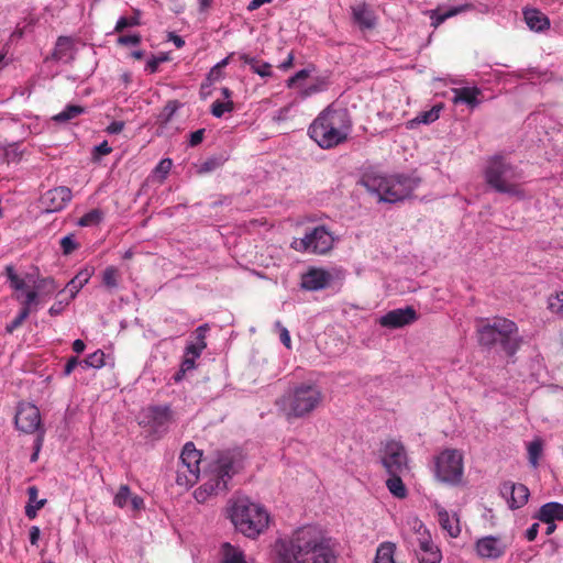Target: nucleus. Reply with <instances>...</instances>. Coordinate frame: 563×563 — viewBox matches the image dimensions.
<instances>
[{
	"instance_id": "f257e3e1",
	"label": "nucleus",
	"mask_w": 563,
	"mask_h": 563,
	"mask_svg": "<svg viewBox=\"0 0 563 563\" xmlns=\"http://www.w3.org/2000/svg\"><path fill=\"white\" fill-rule=\"evenodd\" d=\"M276 547V563H336L331 539L314 526L297 529Z\"/></svg>"
},
{
	"instance_id": "f03ea898",
	"label": "nucleus",
	"mask_w": 563,
	"mask_h": 563,
	"mask_svg": "<svg viewBox=\"0 0 563 563\" xmlns=\"http://www.w3.org/2000/svg\"><path fill=\"white\" fill-rule=\"evenodd\" d=\"M351 131L347 109L330 104L312 121L308 134L321 148L329 150L346 142Z\"/></svg>"
},
{
	"instance_id": "7ed1b4c3",
	"label": "nucleus",
	"mask_w": 563,
	"mask_h": 563,
	"mask_svg": "<svg viewBox=\"0 0 563 563\" xmlns=\"http://www.w3.org/2000/svg\"><path fill=\"white\" fill-rule=\"evenodd\" d=\"M486 184L499 194H507L517 199H525L526 192L521 185L522 172L512 165L505 156H492L485 166Z\"/></svg>"
},
{
	"instance_id": "20e7f679",
	"label": "nucleus",
	"mask_w": 563,
	"mask_h": 563,
	"mask_svg": "<svg viewBox=\"0 0 563 563\" xmlns=\"http://www.w3.org/2000/svg\"><path fill=\"white\" fill-rule=\"evenodd\" d=\"M229 517L238 531L247 538H256L268 527L269 516L265 508L249 497H238L229 506Z\"/></svg>"
},
{
	"instance_id": "39448f33",
	"label": "nucleus",
	"mask_w": 563,
	"mask_h": 563,
	"mask_svg": "<svg viewBox=\"0 0 563 563\" xmlns=\"http://www.w3.org/2000/svg\"><path fill=\"white\" fill-rule=\"evenodd\" d=\"M321 389L314 384H299L276 400V406L288 420L303 418L322 402Z\"/></svg>"
},
{
	"instance_id": "423d86ee",
	"label": "nucleus",
	"mask_w": 563,
	"mask_h": 563,
	"mask_svg": "<svg viewBox=\"0 0 563 563\" xmlns=\"http://www.w3.org/2000/svg\"><path fill=\"white\" fill-rule=\"evenodd\" d=\"M361 184L379 201L389 203L408 198L418 187L417 179L405 175H365Z\"/></svg>"
},
{
	"instance_id": "0eeeda50",
	"label": "nucleus",
	"mask_w": 563,
	"mask_h": 563,
	"mask_svg": "<svg viewBox=\"0 0 563 563\" xmlns=\"http://www.w3.org/2000/svg\"><path fill=\"white\" fill-rule=\"evenodd\" d=\"M478 343L490 347L499 342L504 351L512 356L520 346L518 328L511 320L495 318L493 322H486L477 327Z\"/></svg>"
},
{
	"instance_id": "6e6552de",
	"label": "nucleus",
	"mask_w": 563,
	"mask_h": 563,
	"mask_svg": "<svg viewBox=\"0 0 563 563\" xmlns=\"http://www.w3.org/2000/svg\"><path fill=\"white\" fill-rule=\"evenodd\" d=\"M212 473L213 476L194 493L195 499L200 504L227 490L228 481L235 473L233 459L229 454L220 455L213 465Z\"/></svg>"
},
{
	"instance_id": "1a4fd4ad",
	"label": "nucleus",
	"mask_w": 563,
	"mask_h": 563,
	"mask_svg": "<svg viewBox=\"0 0 563 563\" xmlns=\"http://www.w3.org/2000/svg\"><path fill=\"white\" fill-rule=\"evenodd\" d=\"M464 474L463 453L457 449H445L434 457V476L444 484L456 486Z\"/></svg>"
},
{
	"instance_id": "9d476101",
	"label": "nucleus",
	"mask_w": 563,
	"mask_h": 563,
	"mask_svg": "<svg viewBox=\"0 0 563 563\" xmlns=\"http://www.w3.org/2000/svg\"><path fill=\"white\" fill-rule=\"evenodd\" d=\"M334 239L323 225L314 228L301 239H294L290 246L298 252L325 254L333 247Z\"/></svg>"
},
{
	"instance_id": "9b49d317",
	"label": "nucleus",
	"mask_w": 563,
	"mask_h": 563,
	"mask_svg": "<svg viewBox=\"0 0 563 563\" xmlns=\"http://www.w3.org/2000/svg\"><path fill=\"white\" fill-rule=\"evenodd\" d=\"M382 463L388 474H404L408 471V459L404 445L387 441L383 448Z\"/></svg>"
},
{
	"instance_id": "f8f14e48",
	"label": "nucleus",
	"mask_w": 563,
	"mask_h": 563,
	"mask_svg": "<svg viewBox=\"0 0 563 563\" xmlns=\"http://www.w3.org/2000/svg\"><path fill=\"white\" fill-rule=\"evenodd\" d=\"M14 422L16 428L24 433H34L35 431H40V438L37 440L38 448L44 434V430L41 428V413L38 408L29 402L20 404L15 413Z\"/></svg>"
},
{
	"instance_id": "ddd939ff",
	"label": "nucleus",
	"mask_w": 563,
	"mask_h": 563,
	"mask_svg": "<svg viewBox=\"0 0 563 563\" xmlns=\"http://www.w3.org/2000/svg\"><path fill=\"white\" fill-rule=\"evenodd\" d=\"M71 198V190L66 186H59L43 194L41 197V205L48 213L57 212L63 210Z\"/></svg>"
},
{
	"instance_id": "4468645a",
	"label": "nucleus",
	"mask_w": 563,
	"mask_h": 563,
	"mask_svg": "<svg viewBox=\"0 0 563 563\" xmlns=\"http://www.w3.org/2000/svg\"><path fill=\"white\" fill-rule=\"evenodd\" d=\"M308 76L309 71L307 69H301L287 81V86L289 88L298 89V96L301 99H306L314 93L321 92L327 88V81L322 78H317L308 85H302L301 81L305 80Z\"/></svg>"
},
{
	"instance_id": "2eb2a0df",
	"label": "nucleus",
	"mask_w": 563,
	"mask_h": 563,
	"mask_svg": "<svg viewBox=\"0 0 563 563\" xmlns=\"http://www.w3.org/2000/svg\"><path fill=\"white\" fill-rule=\"evenodd\" d=\"M475 550L482 559L496 560L505 554L507 544L498 537L487 536L476 541Z\"/></svg>"
},
{
	"instance_id": "dca6fc26",
	"label": "nucleus",
	"mask_w": 563,
	"mask_h": 563,
	"mask_svg": "<svg viewBox=\"0 0 563 563\" xmlns=\"http://www.w3.org/2000/svg\"><path fill=\"white\" fill-rule=\"evenodd\" d=\"M500 494L507 500L510 509H518L525 506L529 498V489L523 484L505 482L500 486Z\"/></svg>"
},
{
	"instance_id": "f3484780",
	"label": "nucleus",
	"mask_w": 563,
	"mask_h": 563,
	"mask_svg": "<svg viewBox=\"0 0 563 563\" xmlns=\"http://www.w3.org/2000/svg\"><path fill=\"white\" fill-rule=\"evenodd\" d=\"M417 313L411 307L394 309L379 319V324L385 328L396 329L408 325L416 321Z\"/></svg>"
},
{
	"instance_id": "a211bd4d",
	"label": "nucleus",
	"mask_w": 563,
	"mask_h": 563,
	"mask_svg": "<svg viewBox=\"0 0 563 563\" xmlns=\"http://www.w3.org/2000/svg\"><path fill=\"white\" fill-rule=\"evenodd\" d=\"M332 276L322 268H311L301 278V287L306 290L316 291L324 289L330 285Z\"/></svg>"
},
{
	"instance_id": "6ab92c4d",
	"label": "nucleus",
	"mask_w": 563,
	"mask_h": 563,
	"mask_svg": "<svg viewBox=\"0 0 563 563\" xmlns=\"http://www.w3.org/2000/svg\"><path fill=\"white\" fill-rule=\"evenodd\" d=\"M147 423L155 433H163L166 431L172 421V415L168 407L155 406L146 411Z\"/></svg>"
},
{
	"instance_id": "aec40b11",
	"label": "nucleus",
	"mask_w": 563,
	"mask_h": 563,
	"mask_svg": "<svg viewBox=\"0 0 563 563\" xmlns=\"http://www.w3.org/2000/svg\"><path fill=\"white\" fill-rule=\"evenodd\" d=\"M199 475V464L189 465V463L179 462L176 471V483L181 487L189 488L197 483Z\"/></svg>"
},
{
	"instance_id": "412c9836",
	"label": "nucleus",
	"mask_w": 563,
	"mask_h": 563,
	"mask_svg": "<svg viewBox=\"0 0 563 563\" xmlns=\"http://www.w3.org/2000/svg\"><path fill=\"white\" fill-rule=\"evenodd\" d=\"M452 92L453 103H465L472 109L479 104L478 96L482 91L477 87L454 88Z\"/></svg>"
},
{
	"instance_id": "4be33fe9",
	"label": "nucleus",
	"mask_w": 563,
	"mask_h": 563,
	"mask_svg": "<svg viewBox=\"0 0 563 563\" xmlns=\"http://www.w3.org/2000/svg\"><path fill=\"white\" fill-rule=\"evenodd\" d=\"M438 521L443 530H445L450 537L456 538L461 533V527L459 518L455 514L450 515L444 508L437 506Z\"/></svg>"
},
{
	"instance_id": "5701e85b",
	"label": "nucleus",
	"mask_w": 563,
	"mask_h": 563,
	"mask_svg": "<svg viewBox=\"0 0 563 563\" xmlns=\"http://www.w3.org/2000/svg\"><path fill=\"white\" fill-rule=\"evenodd\" d=\"M523 16L530 30L542 32L550 27L549 18L538 9H526Z\"/></svg>"
},
{
	"instance_id": "b1692460",
	"label": "nucleus",
	"mask_w": 563,
	"mask_h": 563,
	"mask_svg": "<svg viewBox=\"0 0 563 563\" xmlns=\"http://www.w3.org/2000/svg\"><path fill=\"white\" fill-rule=\"evenodd\" d=\"M354 21L363 29H372L375 25L373 11L365 4L360 3L352 7Z\"/></svg>"
},
{
	"instance_id": "393cba45",
	"label": "nucleus",
	"mask_w": 563,
	"mask_h": 563,
	"mask_svg": "<svg viewBox=\"0 0 563 563\" xmlns=\"http://www.w3.org/2000/svg\"><path fill=\"white\" fill-rule=\"evenodd\" d=\"M537 518L542 522L563 520V505L555 501L547 503L541 506Z\"/></svg>"
},
{
	"instance_id": "a878e982",
	"label": "nucleus",
	"mask_w": 563,
	"mask_h": 563,
	"mask_svg": "<svg viewBox=\"0 0 563 563\" xmlns=\"http://www.w3.org/2000/svg\"><path fill=\"white\" fill-rule=\"evenodd\" d=\"M240 59L249 65L253 73L257 74L262 78H268L273 76L272 65L267 62L260 60L249 54H241Z\"/></svg>"
},
{
	"instance_id": "bb28decb",
	"label": "nucleus",
	"mask_w": 563,
	"mask_h": 563,
	"mask_svg": "<svg viewBox=\"0 0 563 563\" xmlns=\"http://www.w3.org/2000/svg\"><path fill=\"white\" fill-rule=\"evenodd\" d=\"M209 330L208 324H202L196 329L195 342L187 344V354H194V357H199L202 351L206 349V334Z\"/></svg>"
},
{
	"instance_id": "cd10ccee",
	"label": "nucleus",
	"mask_w": 563,
	"mask_h": 563,
	"mask_svg": "<svg viewBox=\"0 0 563 563\" xmlns=\"http://www.w3.org/2000/svg\"><path fill=\"white\" fill-rule=\"evenodd\" d=\"M93 274L92 267H86L77 273V275L69 280V283L66 286V289L70 294V298H74L77 292L89 282Z\"/></svg>"
},
{
	"instance_id": "c85d7f7f",
	"label": "nucleus",
	"mask_w": 563,
	"mask_h": 563,
	"mask_svg": "<svg viewBox=\"0 0 563 563\" xmlns=\"http://www.w3.org/2000/svg\"><path fill=\"white\" fill-rule=\"evenodd\" d=\"M470 7H471L470 4H462V5H459V7L451 8L450 10H448L445 12H440L439 9L431 10L429 12L430 20H431V25L437 29L446 19L452 18V16L459 14V13H462V12L466 11L467 9H470Z\"/></svg>"
},
{
	"instance_id": "c756f323",
	"label": "nucleus",
	"mask_w": 563,
	"mask_h": 563,
	"mask_svg": "<svg viewBox=\"0 0 563 563\" xmlns=\"http://www.w3.org/2000/svg\"><path fill=\"white\" fill-rule=\"evenodd\" d=\"M222 563H247L243 551L228 542L221 545Z\"/></svg>"
},
{
	"instance_id": "7c9ffc66",
	"label": "nucleus",
	"mask_w": 563,
	"mask_h": 563,
	"mask_svg": "<svg viewBox=\"0 0 563 563\" xmlns=\"http://www.w3.org/2000/svg\"><path fill=\"white\" fill-rule=\"evenodd\" d=\"M73 42L69 37H58L52 57L56 60H67L73 58Z\"/></svg>"
},
{
	"instance_id": "2f4dec72",
	"label": "nucleus",
	"mask_w": 563,
	"mask_h": 563,
	"mask_svg": "<svg viewBox=\"0 0 563 563\" xmlns=\"http://www.w3.org/2000/svg\"><path fill=\"white\" fill-rule=\"evenodd\" d=\"M390 477L386 481L388 490L397 498H405L407 496V488L401 479L402 474H389Z\"/></svg>"
},
{
	"instance_id": "473e14b6",
	"label": "nucleus",
	"mask_w": 563,
	"mask_h": 563,
	"mask_svg": "<svg viewBox=\"0 0 563 563\" xmlns=\"http://www.w3.org/2000/svg\"><path fill=\"white\" fill-rule=\"evenodd\" d=\"M395 551L396 547L394 543H382L376 551V558L374 563H396L394 560Z\"/></svg>"
},
{
	"instance_id": "72a5a7b5",
	"label": "nucleus",
	"mask_w": 563,
	"mask_h": 563,
	"mask_svg": "<svg viewBox=\"0 0 563 563\" xmlns=\"http://www.w3.org/2000/svg\"><path fill=\"white\" fill-rule=\"evenodd\" d=\"M121 279V274L119 268L115 266H108L104 268L102 273V284L109 290L117 289L119 286V282Z\"/></svg>"
},
{
	"instance_id": "f704fd0d",
	"label": "nucleus",
	"mask_w": 563,
	"mask_h": 563,
	"mask_svg": "<svg viewBox=\"0 0 563 563\" xmlns=\"http://www.w3.org/2000/svg\"><path fill=\"white\" fill-rule=\"evenodd\" d=\"M179 462L189 463V465L199 464L201 462V452L198 451L192 442H188L185 444L180 456Z\"/></svg>"
},
{
	"instance_id": "c9c22d12",
	"label": "nucleus",
	"mask_w": 563,
	"mask_h": 563,
	"mask_svg": "<svg viewBox=\"0 0 563 563\" xmlns=\"http://www.w3.org/2000/svg\"><path fill=\"white\" fill-rule=\"evenodd\" d=\"M441 110L442 106H434L430 110L421 112L417 118L411 120L409 124L411 128L415 123L430 124L439 119Z\"/></svg>"
},
{
	"instance_id": "e433bc0d",
	"label": "nucleus",
	"mask_w": 563,
	"mask_h": 563,
	"mask_svg": "<svg viewBox=\"0 0 563 563\" xmlns=\"http://www.w3.org/2000/svg\"><path fill=\"white\" fill-rule=\"evenodd\" d=\"M179 108V103L176 100L168 101L165 107L162 109L157 117V121L162 126L167 125L173 119L174 114Z\"/></svg>"
},
{
	"instance_id": "4c0bfd02",
	"label": "nucleus",
	"mask_w": 563,
	"mask_h": 563,
	"mask_svg": "<svg viewBox=\"0 0 563 563\" xmlns=\"http://www.w3.org/2000/svg\"><path fill=\"white\" fill-rule=\"evenodd\" d=\"M84 111H85V109L80 106L69 104L62 112L54 115L53 119L56 122H67V121H70V120L77 118L78 115L84 113Z\"/></svg>"
},
{
	"instance_id": "58836bf2",
	"label": "nucleus",
	"mask_w": 563,
	"mask_h": 563,
	"mask_svg": "<svg viewBox=\"0 0 563 563\" xmlns=\"http://www.w3.org/2000/svg\"><path fill=\"white\" fill-rule=\"evenodd\" d=\"M103 219V213L99 209H92L89 212H87L85 216H82L78 220V225L80 227H92L97 225L101 222Z\"/></svg>"
},
{
	"instance_id": "ea45409f",
	"label": "nucleus",
	"mask_w": 563,
	"mask_h": 563,
	"mask_svg": "<svg viewBox=\"0 0 563 563\" xmlns=\"http://www.w3.org/2000/svg\"><path fill=\"white\" fill-rule=\"evenodd\" d=\"M57 285L53 278H43L37 282L35 288L38 290L40 296L51 297L57 289Z\"/></svg>"
},
{
	"instance_id": "a19ab883",
	"label": "nucleus",
	"mask_w": 563,
	"mask_h": 563,
	"mask_svg": "<svg viewBox=\"0 0 563 563\" xmlns=\"http://www.w3.org/2000/svg\"><path fill=\"white\" fill-rule=\"evenodd\" d=\"M234 110V103L232 100L221 101L216 100L211 104V113L216 118H221L225 112H232Z\"/></svg>"
},
{
	"instance_id": "79ce46f5",
	"label": "nucleus",
	"mask_w": 563,
	"mask_h": 563,
	"mask_svg": "<svg viewBox=\"0 0 563 563\" xmlns=\"http://www.w3.org/2000/svg\"><path fill=\"white\" fill-rule=\"evenodd\" d=\"M5 273L11 288H13L15 291L24 290L26 286L25 280L15 273L12 266H7Z\"/></svg>"
},
{
	"instance_id": "37998d69",
	"label": "nucleus",
	"mask_w": 563,
	"mask_h": 563,
	"mask_svg": "<svg viewBox=\"0 0 563 563\" xmlns=\"http://www.w3.org/2000/svg\"><path fill=\"white\" fill-rule=\"evenodd\" d=\"M417 559L419 563H440L441 553L437 547L424 552H418Z\"/></svg>"
},
{
	"instance_id": "c03bdc74",
	"label": "nucleus",
	"mask_w": 563,
	"mask_h": 563,
	"mask_svg": "<svg viewBox=\"0 0 563 563\" xmlns=\"http://www.w3.org/2000/svg\"><path fill=\"white\" fill-rule=\"evenodd\" d=\"M140 16L141 12L139 10H134V15L132 18L121 16L114 27L115 32H122L128 26L140 25Z\"/></svg>"
},
{
	"instance_id": "a18cd8bd",
	"label": "nucleus",
	"mask_w": 563,
	"mask_h": 563,
	"mask_svg": "<svg viewBox=\"0 0 563 563\" xmlns=\"http://www.w3.org/2000/svg\"><path fill=\"white\" fill-rule=\"evenodd\" d=\"M542 452V443L538 440L532 441L528 445L529 462L533 467L538 466V461Z\"/></svg>"
},
{
	"instance_id": "49530a36",
	"label": "nucleus",
	"mask_w": 563,
	"mask_h": 563,
	"mask_svg": "<svg viewBox=\"0 0 563 563\" xmlns=\"http://www.w3.org/2000/svg\"><path fill=\"white\" fill-rule=\"evenodd\" d=\"M131 495V490L126 485L120 486L114 496V504L120 508L126 507L130 503Z\"/></svg>"
},
{
	"instance_id": "de8ad7c7",
	"label": "nucleus",
	"mask_w": 563,
	"mask_h": 563,
	"mask_svg": "<svg viewBox=\"0 0 563 563\" xmlns=\"http://www.w3.org/2000/svg\"><path fill=\"white\" fill-rule=\"evenodd\" d=\"M549 309L563 318V291L558 292L555 296L549 298Z\"/></svg>"
},
{
	"instance_id": "09e8293b",
	"label": "nucleus",
	"mask_w": 563,
	"mask_h": 563,
	"mask_svg": "<svg viewBox=\"0 0 563 563\" xmlns=\"http://www.w3.org/2000/svg\"><path fill=\"white\" fill-rule=\"evenodd\" d=\"M172 166H173L172 159L164 158L155 167L154 174L159 177L161 181H163L167 177L168 173L170 172Z\"/></svg>"
},
{
	"instance_id": "8fccbe9b",
	"label": "nucleus",
	"mask_w": 563,
	"mask_h": 563,
	"mask_svg": "<svg viewBox=\"0 0 563 563\" xmlns=\"http://www.w3.org/2000/svg\"><path fill=\"white\" fill-rule=\"evenodd\" d=\"M42 297L40 296L38 290L35 288L34 290H29L25 294V298L22 301V309H27V312L30 313L32 310V306L36 305Z\"/></svg>"
},
{
	"instance_id": "3c124183",
	"label": "nucleus",
	"mask_w": 563,
	"mask_h": 563,
	"mask_svg": "<svg viewBox=\"0 0 563 563\" xmlns=\"http://www.w3.org/2000/svg\"><path fill=\"white\" fill-rule=\"evenodd\" d=\"M78 243L75 241L74 234H68L60 240V247L65 255H69L78 249Z\"/></svg>"
},
{
	"instance_id": "603ef678",
	"label": "nucleus",
	"mask_w": 563,
	"mask_h": 563,
	"mask_svg": "<svg viewBox=\"0 0 563 563\" xmlns=\"http://www.w3.org/2000/svg\"><path fill=\"white\" fill-rule=\"evenodd\" d=\"M418 548L416 549V553L424 552L429 549L434 548L435 545L431 541V537L428 531H423L421 537H417Z\"/></svg>"
},
{
	"instance_id": "864d4df0",
	"label": "nucleus",
	"mask_w": 563,
	"mask_h": 563,
	"mask_svg": "<svg viewBox=\"0 0 563 563\" xmlns=\"http://www.w3.org/2000/svg\"><path fill=\"white\" fill-rule=\"evenodd\" d=\"M29 317L27 309H21L19 314L5 327L7 333H12L15 329H18L24 320Z\"/></svg>"
},
{
	"instance_id": "5fc2aeb1",
	"label": "nucleus",
	"mask_w": 563,
	"mask_h": 563,
	"mask_svg": "<svg viewBox=\"0 0 563 563\" xmlns=\"http://www.w3.org/2000/svg\"><path fill=\"white\" fill-rule=\"evenodd\" d=\"M406 525L410 531L416 534V538L421 537L423 531H428L422 521H420L417 517H409L406 521Z\"/></svg>"
},
{
	"instance_id": "6e6d98bb",
	"label": "nucleus",
	"mask_w": 563,
	"mask_h": 563,
	"mask_svg": "<svg viewBox=\"0 0 563 563\" xmlns=\"http://www.w3.org/2000/svg\"><path fill=\"white\" fill-rule=\"evenodd\" d=\"M88 363H90L91 368H101L104 366V353L101 350H97L93 353L89 354Z\"/></svg>"
},
{
	"instance_id": "4d7b16f0",
	"label": "nucleus",
	"mask_w": 563,
	"mask_h": 563,
	"mask_svg": "<svg viewBox=\"0 0 563 563\" xmlns=\"http://www.w3.org/2000/svg\"><path fill=\"white\" fill-rule=\"evenodd\" d=\"M197 357H194V354H187L185 353V358L181 363L180 372L176 374L175 379L179 380L181 378V375L186 373L187 371H190L195 367V361Z\"/></svg>"
},
{
	"instance_id": "13d9d810",
	"label": "nucleus",
	"mask_w": 563,
	"mask_h": 563,
	"mask_svg": "<svg viewBox=\"0 0 563 563\" xmlns=\"http://www.w3.org/2000/svg\"><path fill=\"white\" fill-rule=\"evenodd\" d=\"M221 162L219 158H209L206 162H203L198 169L199 174L210 173L216 170L218 167H220Z\"/></svg>"
},
{
	"instance_id": "bf43d9fd",
	"label": "nucleus",
	"mask_w": 563,
	"mask_h": 563,
	"mask_svg": "<svg viewBox=\"0 0 563 563\" xmlns=\"http://www.w3.org/2000/svg\"><path fill=\"white\" fill-rule=\"evenodd\" d=\"M46 504V499H40L36 501V505L27 504L25 507V515L30 519H34L37 515V510L44 507Z\"/></svg>"
},
{
	"instance_id": "052dcab7",
	"label": "nucleus",
	"mask_w": 563,
	"mask_h": 563,
	"mask_svg": "<svg viewBox=\"0 0 563 563\" xmlns=\"http://www.w3.org/2000/svg\"><path fill=\"white\" fill-rule=\"evenodd\" d=\"M141 42V36L139 34L132 35H122L118 38V43L121 45H137Z\"/></svg>"
},
{
	"instance_id": "680f3d73",
	"label": "nucleus",
	"mask_w": 563,
	"mask_h": 563,
	"mask_svg": "<svg viewBox=\"0 0 563 563\" xmlns=\"http://www.w3.org/2000/svg\"><path fill=\"white\" fill-rule=\"evenodd\" d=\"M166 57H152L146 63V70H148L151 74L155 73L158 68V65L162 62H165Z\"/></svg>"
},
{
	"instance_id": "e2e57ef3",
	"label": "nucleus",
	"mask_w": 563,
	"mask_h": 563,
	"mask_svg": "<svg viewBox=\"0 0 563 563\" xmlns=\"http://www.w3.org/2000/svg\"><path fill=\"white\" fill-rule=\"evenodd\" d=\"M276 327L280 329V341L286 347H290V335L286 328H284L279 321L276 322Z\"/></svg>"
},
{
	"instance_id": "0e129e2a",
	"label": "nucleus",
	"mask_w": 563,
	"mask_h": 563,
	"mask_svg": "<svg viewBox=\"0 0 563 563\" xmlns=\"http://www.w3.org/2000/svg\"><path fill=\"white\" fill-rule=\"evenodd\" d=\"M203 135H205V130L203 129H200V130H197V131L192 132L190 134L189 144L191 146H197L198 144H200L202 142Z\"/></svg>"
},
{
	"instance_id": "69168bd1",
	"label": "nucleus",
	"mask_w": 563,
	"mask_h": 563,
	"mask_svg": "<svg viewBox=\"0 0 563 563\" xmlns=\"http://www.w3.org/2000/svg\"><path fill=\"white\" fill-rule=\"evenodd\" d=\"M220 78H222V70H220L219 67L213 66L207 76L208 85H212Z\"/></svg>"
},
{
	"instance_id": "338daca9",
	"label": "nucleus",
	"mask_w": 563,
	"mask_h": 563,
	"mask_svg": "<svg viewBox=\"0 0 563 563\" xmlns=\"http://www.w3.org/2000/svg\"><path fill=\"white\" fill-rule=\"evenodd\" d=\"M78 363L79 360L77 357H70L64 367V375L68 376L78 366Z\"/></svg>"
},
{
	"instance_id": "774afa93",
	"label": "nucleus",
	"mask_w": 563,
	"mask_h": 563,
	"mask_svg": "<svg viewBox=\"0 0 563 563\" xmlns=\"http://www.w3.org/2000/svg\"><path fill=\"white\" fill-rule=\"evenodd\" d=\"M133 510H140L144 506L143 498L137 495H131L130 503Z\"/></svg>"
}]
</instances>
